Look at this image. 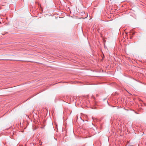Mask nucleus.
<instances>
[{"instance_id": "obj_1", "label": "nucleus", "mask_w": 146, "mask_h": 146, "mask_svg": "<svg viewBox=\"0 0 146 146\" xmlns=\"http://www.w3.org/2000/svg\"><path fill=\"white\" fill-rule=\"evenodd\" d=\"M5 60H11L10 59H6Z\"/></svg>"}]
</instances>
